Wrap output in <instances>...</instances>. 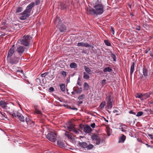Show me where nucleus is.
<instances>
[{"label": "nucleus", "mask_w": 153, "mask_h": 153, "mask_svg": "<svg viewBox=\"0 0 153 153\" xmlns=\"http://www.w3.org/2000/svg\"><path fill=\"white\" fill-rule=\"evenodd\" d=\"M32 38L30 35H25L20 40L21 44L25 46H28L30 45V40Z\"/></svg>", "instance_id": "nucleus-1"}, {"label": "nucleus", "mask_w": 153, "mask_h": 153, "mask_svg": "<svg viewBox=\"0 0 153 153\" xmlns=\"http://www.w3.org/2000/svg\"><path fill=\"white\" fill-rule=\"evenodd\" d=\"M61 20L59 18H56L55 23L56 25V27L59 28L60 32H65L66 30V27L64 25L61 24Z\"/></svg>", "instance_id": "nucleus-2"}, {"label": "nucleus", "mask_w": 153, "mask_h": 153, "mask_svg": "<svg viewBox=\"0 0 153 153\" xmlns=\"http://www.w3.org/2000/svg\"><path fill=\"white\" fill-rule=\"evenodd\" d=\"M96 15H100L103 12V6L101 3L97 4L94 6Z\"/></svg>", "instance_id": "nucleus-3"}, {"label": "nucleus", "mask_w": 153, "mask_h": 153, "mask_svg": "<svg viewBox=\"0 0 153 153\" xmlns=\"http://www.w3.org/2000/svg\"><path fill=\"white\" fill-rule=\"evenodd\" d=\"M46 138L52 142H55L56 139L57 134L54 132H51L48 133L46 136Z\"/></svg>", "instance_id": "nucleus-4"}, {"label": "nucleus", "mask_w": 153, "mask_h": 153, "mask_svg": "<svg viewBox=\"0 0 153 153\" xmlns=\"http://www.w3.org/2000/svg\"><path fill=\"white\" fill-rule=\"evenodd\" d=\"M20 15H22V16L20 17V19L24 20L26 19L30 16V12L25 10L23 12L21 13Z\"/></svg>", "instance_id": "nucleus-5"}, {"label": "nucleus", "mask_w": 153, "mask_h": 153, "mask_svg": "<svg viewBox=\"0 0 153 153\" xmlns=\"http://www.w3.org/2000/svg\"><path fill=\"white\" fill-rule=\"evenodd\" d=\"M91 138L94 141V142L95 143L96 145H99L100 144L101 139L100 137L94 134L91 136Z\"/></svg>", "instance_id": "nucleus-6"}, {"label": "nucleus", "mask_w": 153, "mask_h": 153, "mask_svg": "<svg viewBox=\"0 0 153 153\" xmlns=\"http://www.w3.org/2000/svg\"><path fill=\"white\" fill-rule=\"evenodd\" d=\"M19 58L15 56L7 59L8 62L11 64H16L19 62Z\"/></svg>", "instance_id": "nucleus-7"}, {"label": "nucleus", "mask_w": 153, "mask_h": 153, "mask_svg": "<svg viewBox=\"0 0 153 153\" xmlns=\"http://www.w3.org/2000/svg\"><path fill=\"white\" fill-rule=\"evenodd\" d=\"M74 125L72 122H68L66 124L65 127L67 128L68 130L71 131V130L74 128Z\"/></svg>", "instance_id": "nucleus-8"}, {"label": "nucleus", "mask_w": 153, "mask_h": 153, "mask_svg": "<svg viewBox=\"0 0 153 153\" xmlns=\"http://www.w3.org/2000/svg\"><path fill=\"white\" fill-rule=\"evenodd\" d=\"M14 47V45H13L9 50L7 56V59L11 58L14 53L15 51Z\"/></svg>", "instance_id": "nucleus-9"}, {"label": "nucleus", "mask_w": 153, "mask_h": 153, "mask_svg": "<svg viewBox=\"0 0 153 153\" xmlns=\"http://www.w3.org/2000/svg\"><path fill=\"white\" fill-rule=\"evenodd\" d=\"M25 50V48L22 46H19L16 49V51L20 55L24 53Z\"/></svg>", "instance_id": "nucleus-10"}, {"label": "nucleus", "mask_w": 153, "mask_h": 153, "mask_svg": "<svg viewBox=\"0 0 153 153\" xmlns=\"http://www.w3.org/2000/svg\"><path fill=\"white\" fill-rule=\"evenodd\" d=\"M87 13V14L94 15L96 14L95 10L91 8H87L86 9Z\"/></svg>", "instance_id": "nucleus-11"}, {"label": "nucleus", "mask_w": 153, "mask_h": 153, "mask_svg": "<svg viewBox=\"0 0 153 153\" xmlns=\"http://www.w3.org/2000/svg\"><path fill=\"white\" fill-rule=\"evenodd\" d=\"M35 3L34 2H32L29 4L26 7V10L31 13L32 8L35 6Z\"/></svg>", "instance_id": "nucleus-12"}, {"label": "nucleus", "mask_w": 153, "mask_h": 153, "mask_svg": "<svg viewBox=\"0 0 153 153\" xmlns=\"http://www.w3.org/2000/svg\"><path fill=\"white\" fill-rule=\"evenodd\" d=\"M153 94V91L151 92L147 93L146 94H142V100H145L150 97L151 95Z\"/></svg>", "instance_id": "nucleus-13"}, {"label": "nucleus", "mask_w": 153, "mask_h": 153, "mask_svg": "<svg viewBox=\"0 0 153 153\" xmlns=\"http://www.w3.org/2000/svg\"><path fill=\"white\" fill-rule=\"evenodd\" d=\"M19 113L17 111L13 109H11L10 111H9V113L13 117H17L18 113Z\"/></svg>", "instance_id": "nucleus-14"}, {"label": "nucleus", "mask_w": 153, "mask_h": 153, "mask_svg": "<svg viewBox=\"0 0 153 153\" xmlns=\"http://www.w3.org/2000/svg\"><path fill=\"white\" fill-rule=\"evenodd\" d=\"M77 45L79 46H85V47H91V45H89L87 43H84L82 42H78L77 44Z\"/></svg>", "instance_id": "nucleus-15"}, {"label": "nucleus", "mask_w": 153, "mask_h": 153, "mask_svg": "<svg viewBox=\"0 0 153 153\" xmlns=\"http://www.w3.org/2000/svg\"><path fill=\"white\" fill-rule=\"evenodd\" d=\"M83 131L85 132L88 133L91 132L92 129L89 126H87L84 128Z\"/></svg>", "instance_id": "nucleus-16"}, {"label": "nucleus", "mask_w": 153, "mask_h": 153, "mask_svg": "<svg viewBox=\"0 0 153 153\" xmlns=\"http://www.w3.org/2000/svg\"><path fill=\"white\" fill-rule=\"evenodd\" d=\"M17 117L20 121L24 122L25 121L24 117L20 113H18Z\"/></svg>", "instance_id": "nucleus-17"}, {"label": "nucleus", "mask_w": 153, "mask_h": 153, "mask_svg": "<svg viewBox=\"0 0 153 153\" xmlns=\"http://www.w3.org/2000/svg\"><path fill=\"white\" fill-rule=\"evenodd\" d=\"M143 73L144 76L146 77L148 75V70L145 67H143Z\"/></svg>", "instance_id": "nucleus-18"}, {"label": "nucleus", "mask_w": 153, "mask_h": 153, "mask_svg": "<svg viewBox=\"0 0 153 153\" xmlns=\"http://www.w3.org/2000/svg\"><path fill=\"white\" fill-rule=\"evenodd\" d=\"M7 28L6 23L5 22H2L1 24L0 25V28L2 30H4Z\"/></svg>", "instance_id": "nucleus-19"}, {"label": "nucleus", "mask_w": 153, "mask_h": 153, "mask_svg": "<svg viewBox=\"0 0 153 153\" xmlns=\"http://www.w3.org/2000/svg\"><path fill=\"white\" fill-rule=\"evenodd\" d=\"M59 5L61 9H66L68 7L67 5L65 3L61 2L60 3Z\"/></svg>", "instance_id": "nucleus-20"}, {"label": "nucleus", "mask_w": 153, "mask_h": 153, "mask_svg": "<svg viewBox=\"0 0 153 153\" xmlns=\"http://www.w3.org/2000/svg\"><path fill=\"white\" fill-rule=\"evenodd\" d=\"M126 139V137L123 134L122 136L119 138L118 143H123Z\"/></svg>", "instance_id": "nucleus-21"}, {"label": "nucleus", "mask_w": 153, "mask_h": 153, "mask_svg": "<svg viewBox=\"0 0 153 153\" xmlns=\"http://www.w3.org/2000/svg\"><path fill=\"white\" fill-rule=\"evenodd\" d=\"M0 105L4 109L7 106L6 102L2 100L0 101Z\"/></svg>", "instance_id": "nucleus-22"}, {"label": "nucleus", "mask_w": 153, "mask_h": 153, "mask_svg": "<svg viewBox=\"0 0 153 153\" xmlns=\"http://www.w3.org/2000/svg\"><path fill=\"white\" fill-rule=\"evenodd\" d=\"M79 144L80 146L84 148H86L88 146V144L85 142H79Z\"/></svg>", "instance_id": "nucleus-23"}, {"label": "nucleus", "mask_w": 153, "mask_h": 153, "mask_svg": "<svg viewBox=\"0 0 153 153\" xmlns=\"http://www.w3.org/2000/svg\"><path fill=\"white\" fill-rule=\"evenodd\" d=\"M84 69L85 72L89 74H91V71L90 68L86 66H84Z\"/></svg>", "instance_id": "nucleus-24"}, {"label": "nucleus", "mask_w": 153, "mask_h": 153, "mask_svg": "<svg viewBox=\"0 0 153 153\" xmlns=\"http://www.w3.org/2000/svg\"><path fill=\"white\" fill-rule=\"evenodd\" d=\"M103 71L104 73L108 72H111L112 71V69L110 67H107L105 68L103 70Z\"/></svg>", "instance_id": "nucleus-25"}, {"label": "nucleus", "mask_w": 153, "mask_h": 153, "mask_svg": "<svg viewBox=\"0 0 153 153\" xmlns=\"http://www.w3.org/2000/svg\"><path fill=\"white\" fill-rule=\"evenodd\" d=\"M65 135L68 139L70 140L72 139V136L71 134L68 132L66 131L65 133Z\"/></svg>", "instance_id": "nucleus-26"}, {"label": "nucleus", "mask_w": 153, "mask_h": 153, "mask_svg": "<svg viewBox=\"0 0 153 153\" xmlns=\"http://www.w3.org/2000/svg\"><path fill=\"white\" fill-rule=\"evenodd\" d=\"M134 62H133L132 65H131L130 71V74L132 75L134 71Z\"/></svg>", "instance_id": "nucleus-27"}, {"label": "nucleus", "mask_w": 153, "mask_h": 153, "mask_svg": "<svg viewBox=\"0 0 153 153\" xmlns=\"http://www.w3.org/2000/svg\"><path fill=\"white\" fill-rule=\"evenodd\" d=\"M107 108L108 109H111L112 107V105L111 101L107 102Z\"/></svg>", "instance_id": "nucleus-28"}, {"label": "nucleus", "mask_w": 153, "mask_h": 153, "mask_svg": "<svg viewBox=\"0 0 153 153\" xmlns=\"http://www.w3.org/2000/svg\"><path fill=\"white\" fill-rule=\"evenodd\" d=\"M25 120L28 125H30V123L32 124V125H33L34 124V123L32 121L30 120L28 118H26Z\"/></svg>", "instance_id": "nucleus-29"}, {"label": "nucleus", "mask_w": 153, "mask_h": 153, "mask_svg": "<svg viewBox=\"0 0 153 153\" xmlns=\"http://www.w3.org/2000/svg\"><path fill=\"white\" fill-rule=\"evenodd\" d=\"M70 67L71 68H76L77 67V64L75 62H72L70 64Z\"/></svg>", "instance_id": "nucleus-30"}, {"label": "nucleus", "mask_w": 153, "mask_h": 153, "mask_svg": "<svg viewBox=\"0 0 153 153\" xmlns=\"http://www.w3.org/2000/svg\"><path fill=\"white\" fill-rule=\"evenodd\" d=\"M61 90L63 92L65 91V85L64 84H61L60 85Z\"/></svg>", "instance_id": "nucleus-31"}, {"label": "nucleus", "mask_w": 153, "mask_h": 153, "mask_svg": "<svg viewBox=\"0 0 153 153\" xmlns=\"http://www.w3.org/2000/svg\"><path fill=\"white\" fill-rule=\"evenodd\" d=\"M83 74L84 76L83 77L84 79H88L89 78L90 76L87 73L85 72H84Z\"/></svg>", "instance_id": "nucleus-32"}, {"label": "nucleus", "mask_w": 153, "mask_h": 153, "mask_svg": "<svg viewBox=\"0 0 153 153\" xmlns=\"http://www.w3.org/2000/svg\"><path fill=\"white\" fill-rule=\"evenodd\" d=\"M105 101H103L100 104V105L99 106V107L101 109H103L104 108V106H105Z\"/></svg>", "instance_id": "nucleus-33"}, {"label": "nucleus", "mask_w": 153, "mask_h": 153, "mask_svg": "<svg viewBox=\"0 0 153 153\" xmlns=\"http://www.w3.org/2000/svg\"><path fill=\"white\" fill-rule=\"evenodd\" d=\"M111 95L109 94L106 95V97L105 99L106 102L111 101Z\"/></svg>", "instance_id": "nucleus-34"}, {"label": "nucleus", "mask_w": 153, "mask_h": 153, "mask_svg": "<svg viewBox=\"0 0 153 153\" xmlns=\"http://www.w3.org/2000/svg\"><path fill=\"white\" fill-rule=\"evenodd\" d=\"M57 144L60 147H62L64 146V143L61 141H58Z\"/></svg>", "instance_id": "nucleus-35"}, {"label": "nucleus", "mask_w": 153, "mask_h": 153, "mask_svg": "<svg viewBox=\"0 0 153 153\" xmlns=\"http://www.w3.org/2000/svg\"><path fill=\"white\" fill-rule=\"evenodd\" d=\"M71 131H72L73 132H74L75 134H79V131H80L79 129H76L74 128L73 129L71 130Z\"/></svg>", "instance_id": "nucleus-36"}, {"label": "nucleus", "mask_w": 153, "mask_h": 153, "mask_svg": "<svg viewBox=\"0 0 153 153\" xmlns=\"http://www.w3.org/2000/svg\"><path fill=\"white\" fill-rule=\"evenodd\" d=\"M104 42L105 44L106 45L109 46H111V44L110 42L107 40H104Z\"/></svg>", "instance_id": "nucleus-37"}, {"label": "nucleus", "mask_w": 153, "mask_h": 153, "mask_svg": "<svg viewBox=\"0 0 153 153\" xmlns=\"http://www.w3.org/2000/svg\"><path fill=\"white\" fill-rule=\"evenodd\" d=\"M23 10V8L22 7H19L17 8L16 13H20Z\"/></svg>", "instance_id": "nucleus-38"}, {"label": "nucleus", "mask_w": 153, "mask_h": 153, "mask_svg": "<svg viewBox=\"0 0 153 153\" xmlns=\"http://www.w3.org/2000/svg\"><path fill=\"white\" fill-rule=\"evenodd\" d=\"M34 114H36L39 115H42V114L41 111L36 109H35V110L34 112Z\"/></svg>", "instance_id": "nucleus-39"}, {"label": "nucleus", "mask_w": 153, "mask_h": 153, "mask_svg": "<svg viewBox=\"0 0 153 153\" xmlns=\"http://www.w3.org/2000/svg\"><path fill=\"white\" fill-rule=\"evenodd\" d=\"M82 89L81 88H80L78 89L75 90V91L77 93H80L82 91Z\"/></svg>", "instance_id": "nucleus-40"}, {"label": "nucleus", "mask_w": 153, "mask_h": 153, "mask_svg": "<svg viewBox=\"0 0 153 153\" xmlns=\"http://www.w3.org/2000/svg\"><path fill=\"white\" fill-rule=\"evenodd\" d=\"M111 57L113 59V61L114 62H116V56H115V55H114V54H113L112 53L111 55Z\"/></svg>", "instance_id": "nucleus-41"}, {"label": "nucleus", "mask_w": 153, "mask_h": 153, "mask_svg": "<svg viewBox=\"0 0 153 153\" xmlns=\"http://www.w3.org/2000/svg\"><path fill=\"white\" fill-rule=\"evenodd\" d=\"M60 74L64 77H65L67 75V72L64 71H62Z\"/></svg>", "instance_id": "nucleus-42"}, {"label": "nucleus", "mask_w": 153, "mask_h": 153, "mask_svg": "<svg viewBox=\"0 0 153 153\" xmlns=\"http://www.w3.org/2000/svg\"><path fill=\"white\" fill-rule=\"evenodd\" d=\"M143 114V112L142 111H140L137 112V114L136 115L137 117H140Z\"/></svg>", "instance_id": "nucleus-43"}, {"label": "nucleus", "mask_w": 153, "mask_h": 153, "mask_svg": "<svg viewBox=\"0 0 153 153\" xmlns=\"http://www.w3.org/2000/svg\"><path fill=\"white\" fill-rule=\"evenodd\" d=\"M85 95L84 94H82V95L79 96L78 98L79 100H82L83 99H84V98L85 97Z\"/></svg>", "instance_id": "nucleus-44"}, {"label": "nucleus", "mask_w": 153, "mask_h": 153, "mask_svg": "<svg viewBox=\"0 0 153 153\" xmlns=\"http://www.w3.org/2000/svg\"><path fill=\"white\" fill-rule=\"evenodd\" d=\"M84 87L87 90H88L89 88V85L87 82H85L84 83Z\"/></svg>", "instance_id": "nucleus-45"}, {"label": "nucleus", "mask_w": 153, "mask_h": 153, "mask_svg": "<svg viewBox=\"0 0 153 153\" xmlns=\"http://www.w3.org/2000/svg\"><path fill=\"white\" fill-rule=\"evenodd\" d=\"M94 147V146L93 145L91 144H90L89 145H88V146L87 147V148L88 149H92Z\"/></svg>", "instance_id": "nucleus-46"}, {"label": "nucleus", "mask_w": 153, "mask_h": 153, "mask_svg": "<svg viewBox=\"0 0 153 153\" xmlns=\"http://www.w3.org/2000/svg\"><path fill=\"white\" fill-rule=\"evenodd\" d=\"M48 74V72H45L44 73L41 74V76L42 77H45V76L47 75Z\"/></svg>", "instance_id": "nucleus-47"}, {"label": "nucleus", "mask_w": 153, "mask_h": 153, "mask_svg": "<svg viewBox=\"0 0 153 153\" xmlns=\"http://www.w3.org/2000/svg\"><path fill=\"white\" fill-rule=\"evenodd\" d=\"M106 81L105 79H103L102 81L101 84L103 86L106 84Z\"/></svg>", "instance_id": "nucleus-48"}, {"label": "nucleus", "mask_w": 153, "mask_h": 153, "mask_svg": "<svg viewBox=\"0 0 153 153\" xmlns=\"http://www.w3.org/2000/svg\"><path fill=\"white\" fill-rule=\"evenodd\" d=\"M35 4L36 5H38L40 3V0H35Z\"/></svg>", "instance_id": "nucleus-49"}, {"label": "nucleus", "mask_w": 153, "mask_h": 153, "mask_svg": "<svg viewBox=\"0 0 153 153\" xmlns=\"http://www.w3.org/2000/svg\"><path fill=\"white\" fill-rule=\"evenodd\" d=\"M54 90V89L53 87H50L49 89V92H52Z\"/></svg>", "instance_id": "nucleus-50"}, {"label": "nucleus", "mask_w": 153, "mask_h": 153, "mask_svg": "<svg viewBox=\"0 0 153 153\" xmlns=\"http://www.w3.org/2000/svg\"><path fill=\"white\" fill-rule=\"evenodd\" d=\"M142 94H140L138 96H137V97L139 98L141 100H142Z\"/></svg>", "instance_id": "nucleus-51"}, {"label": "nucleus", "mask_w": 153, "mask_h": 153, "mask_svg": "<svg viewBox=\"0 0 153 153\" xmlns=\"http://www.w3.org/2000/svg\"><path fill=\"white\" fill-rule=\"evenodd\" d=\"M129 113L130 114H132L134 115H136V113L134 112L133 110H130L129 111Z\"/></svg>", "instance_id": "nucleus-52"}, {"label": "nucleus", "mask_w": 153, "mask_h": 153, "mask_svg": "<svg viewBox=\"0 0 153 153\" xmlns=\"http://www.w3.org/2000/svg\"><path fill=\"white\" fill-rule=\"evenodd\" d=\"M95 123H92L91 125V126L93 128H94L95 127Z\"/></svg>", "instance_id": "nucleus-53"}, {"label": "nucleus", "mask_w": 153, "mask_h": 153, "mask_svg": "<svg viewBox=\"0 0 153 153\" xmlns=\"http://www.w3.org/2000/svg\"><path fill=\"white\" fill-rule=\"evenodd\" d=\"M136 29L138 30H140L141 29V27L140 26H137L136 28Z\"/></svg>", "instance_id": "nucleus-54"}, {"label": "nucleus", "mask_w": 153, "mask_h": 153, "mask_svg": "<svg viewBox=\"0 0 153 153\" xmlns=\"http://www.w3.org/2000/svg\"><path fill=\"white\" fill-rule=\"evenodd\" d=\"M111 29L112 31V33L113 34H114V28L112 27H111Z\"/></svg>", "instance_id": "nucleus-55"}, {"label": "nucleus", "mask_w": 153, "mask_h": 153, "mask_svg": "<svg viewBox=\"0 0 153 153\" xmlns=\"http://www.w3.org/2000/svg\"><path fill=\"white\" fill-rule=\"evenodd\" d=\"M123 128V127H121V128H120L119 129L121 131L123 132H126V130L124 129Z\"/></svg>", "instance_id": "nucleus-56"}, {"label": "nucleus", "mask_w": 153, "mask_h": 153, "mask_svg": "<svg viewBox=\"0 0 153 153\" xmlns=\"http://www.w3.org/2000/svg\"><path fill=\"white\" fill-rule=\"evenodd\" d=\"M69 108H70L72 110H75L77 111V108H71V106H70L68 107Z\"/></svg>", "instance_id": "nucleus-57"}, {"label": "nucleus", "mask_w": 153, "mask_h": 153, "mask_svg": "<svg viewBox=\"0 0 153 153\" xmlns=\"http://www.w3.org/2000/svg\"><path fill=\"white\" fill-rule=\"evenodd\" d=\"M150 56L153 59V52H152V51H150Z\"/></svg>", "instance_id": "nucleus-58"}, {"label": "nucleus", "mask_w": 153, "mask_h": 153, "mask_svg": "<svg viewBox=\"0 0 153 153\" xmlns=\"http://www.w3.org/2000/svg\"><path fill=\"white\" fill-rule=\"evenodd\" d=\"M148 135L150 137L151 139H153V135L150 134H148Z\"/></svg>", "instance_id": "nucleus-59"}, {"label": "nucleus", "mask_w": 153, "mask_h": 153, "mask_svg": "<svg viewBox=\"0 0 153 153\" xmlns=\"http://www.w3.org/2000/svg\"><path fill=\"white\" fill-rule=\"evenodd\" d=\"M137 140L138 141V142H141V143H142V140H141V139H140V138H137Z\"/></svg>", "instance_id": "nucleus-60"}, {"label": "nucleus", "mask_w": 153, "mask_h": 153, "mask_svg": "<svg viewBox=\"0 0 153 153\" xmlns=\"http://www.w3.org/2000/svg\"><path fill=\"white\" fill-rule=\"evenodd\" d=\"M82 53H85V54L86 53V51L85 50H82Z\"/></svg>", "instance_id": "nucleus-61"}, {"label": "nucleus", "mask_w": 153, "mask_h": 153, "mask_svg": "<svg viewBox=\"0 0 153 153\" xmlns=\"http://www.w3.org/2000/svg\"><path fill=\"white\" fill-rule=\"evenodd\" d=\"M121 126H123L124 128H126L127 127L126 125L124 124H122Z\"/></svg>", "instance_id": "nucleus-62"}, {"label": "nucleus", "mask_w": 153, "mask_h": 153, "mask_svg": "<svg viewBox=\"0 0 153 153\" xmlns=\"http://www.w3.org/2000/svg\"><path fill=\"white\" fill-rule=\"evenodd\" d=\"M1 114L2 116V117H5V116L1 112Z\"/></svg>", "instance_id": "nucleus-63"}, {"label": "nucleus", "mask_w": 153, "mask_h": 153, "mask_svg": "<svg viewBox=\"0 0 153 153\" xmlns=\"http://www.w3.org/2000/svg\"><path fill=\"white\" fill-rule=\"evenodd\" d=\"M148 51H149V50H148V49H147L146 50L145 52L146 53H148Z\"/></svg>", "instance_id": "nucleus-64"}]
</instances>
